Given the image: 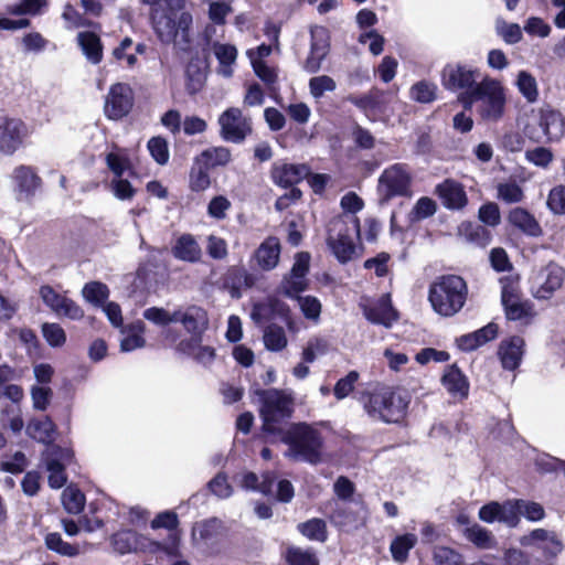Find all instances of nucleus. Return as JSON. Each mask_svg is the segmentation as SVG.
Instances as JSON below:
<instances>
[{"instance_id":"nucleus-1","label":"nucleus","mask_w":565,"mask_h":565,"mask_svg":"<svg viewBox=\"0 0 565 565\" xmlns=\"http://www.w3.org/2000/svg\"><path fill=\"white\" fill-rule=\"evenodd\" d=\"M277 435L288 447L284 454L286 458L310 465L323 461V438L313 426L307 423H291Z\"/></svg>"},{"instance_id":"nucleus-2","label":"nucleus","mask_w":565,"mask_h":565,"mask_svg":"<svg viewBox=\"0 0 565 565\" xmlns=\"http://www.w3.org/2000/svg\"><path fill=\"white\" fill-rule=\"evenodd\" d=\"M507 88L494 77L483 76L471 90L467 92L466 106L476 105V111L482 120L497 122L505 114Z\"/></svg>"},{"instance_id":"nucleus-3","label":"nucleus","mask_w":565,"mask_h":565,"mask_svg":"<svg viewBox=\"0 0 565 565\" xmlns=\"http://www.w3.org/2000/svg\"><path fill=\"white\" fill-rule=\"evenodd\" d=\"M153 31L163 44L186 51L191 44L193 15L184 6L175 7L151 19Z\"/></svg>"},{"instance_id":"nucleus-4","label":"nucleus","mask_w":565,"mask_h":565,"mask_svg":"<svg viewBox=\"0 0 565 565\" xmlns=\"http://www.w3.org/2000/svg\"><path fill=\"white\" fill-rule=\"evenodd\" d=\"M467 294V284L460 276L446 275L430 285L428 299L437 313L450 317L463 307Z\"/></svg>"},{"instance_id":"nucleus-5","label":"nucleus","mask_w":565,"mask_h":565,"mask_svg":"<svg viewBox=\"0 0 565 565\" xmlns=\"http://www.w3.org/2000/svg\"><path fill=\"white\" fill-rule=\"evenodd\" d=\"M260 407L259 415L263 420V430L269 435L281 433L280 422L289 418L294 412V398L290 394L276 388L258 390Z\"/></svg>"},{"instance_id":"nucleus-6","label":"nucleus","mask_w":565,"mask_h":565,"mask_svg":"<svg viewBox=\"0 0 565 565\" xmlns=\"http://www.w3.org/2000/svg\"><path fill=\"white\" fill-rule=\"evenodd\" d=\"M363 404L371 418L390 424L404 418L408 402L393 388L382 386L370 393Z\"/></svg>"},{"instance_id":"nucleus-7","label":"nucleus","mask_w":565,"mask_h":565,"mask_svg":"<svg viewBox=\"0 0 565 565\" xmlns=\"http://www.w3.org/2000/svg\"><path fill=\"white\" fill-rule=\"evenodd\" d=\"M351 232L360 236V222L356 217L352 220L351 226L342 217H335L329 224L327 243L341 263L352 259L355 254Z\"/></svg>"},{"instance_id":"nucleus-8","label":"nucleus","mask_w":565,"mask_h":565,"mask_svg":"<svg viewBox=\"0 0 565 565\" xmlns=\"http://www.w3.org/2000/svg\"><path fill=\"white\" fill-rule=\"evenodd\" d=\"M113 551L122 556L138 553H156L161 544L131 529H122L109 537Z\"/></svg>"},{"instance_id":"nucleus-9","label":"nucleus","mask_w":565,"mask_h":565,"mask_svg":"<svg viewBox=\"0 0 565 565\" xmlns=\"http://www.w3.org/2000/svg\"><path fill=\"white\" fill-rule=\"evenodd\" d=\"M412 177L407 167L395 163L386 168L379 178L377 191L388 201L394 196L407 195L411 189Z\"/></svg>"},{"instance_id":"nucleus-10","label":"nucleus","mask_w":565,"mask_h":565,"mask_svg":"<svg viewBox=\"0 0 565 565\" xmlns=\"http://www.w3.org/2000/svg\"><path fill=\"white\" fill-rule=\"evenodd\" d=\"M564 277V269L551 263L532 275L530 279V291L535 299H551L555 291L562 287Z\"/></svg>"},{"instance_id":"nucleus-11","label":"nucleus","mask_w":565,"mask_h":565,"mask_svg":"<svg viewBox=\"0 0 565 565\" xmlns=\"http://www.w3.org/2000/svg\"><path fill=\"white\" fill-rule=\"evenodd\" d=\"M220 135L228 142L239 143L250 132V119L245 117L239 108L231 107L218 117Z\"/></svg>"},{"instance_id":"nucleus-12","label":"nucleus","mask_w":565,"mask_h":565,"mask_svg":"<svg viewBox=\"0 0 565 565\" xmlns=\"http://www.w3.org/2000/svg\"><path fill=\"white\" fill-rule=\"evenodd\" d=\"M30 131L24 121L19 118L0 117V152L12 156L29 137Z\"/></svg>"},{"instance_id":"nucleus-13","label":"nucleus","mask_w":565,"mask_h":565,"mask_svg":"<svg viewBox=\"0 0 565 565\" xmlns=\"http://www.w3.org/2000/svg\"><path fill=\"white\" fill-rule=\"evenodd\" d=\"M134 100V92L128 84H113L105 99L104 113L107 118L119 120L130 113Z\"/></svg>"},{"instance_id":"nucleus-14","label":"nucleus","mask_w":565,"mask_h":565,"mask_svg":"<svg viewBox=\"0 0 565 565\" xmlns=\"http://www.w3.org/2000/svg\"><path fill=\"white\" fill-rule=\"evenodd\" d=\"M73 452L57 445L46 447L43 452V461L49 472V484L53 489L62 488L66 482L64 472L65 463L72 460Z\"/></svg>"},{"instance_id":"nucleus-15","label":"nucleus","mask_w":565,"mask_h":565,"mask_svg":"<svg viewBox=\"0 0 565 565\" xmlns=\"http://www.w3.org/2000/svg\"><path fill=\"white\" fill-rule=\"evenodd\" d=\"M478 515L486 523L498 521L510 527H515L520 522L519 499L507 500L502 503L491 501L480 508Z\"/></svg>"},{"instance_id":"nucleus-16","label":"nucleus","mask_w":565,"mask_h":565,"mask_svg":"<svg viewBox=\"0 0 565 565\" xmlns=\"http://www.w3.org/2000/svg\"><path fill=\"white\" fill-rule=\"evenodd\" d=\"M367 515L363 503H344L333 512L332 522L344 532H353L366 524Z\"/></svg>"},{"instance_id":"nucleus-17","label":"nucleus","mask_w":565,"mask_h":565,"mask_svg":"<svg viewBox=\"0 0 565 565\" xmlns=\"http://www.w3.org/2000/svg\"><path fill=\"white\" fill-rule=\"evenodd\" d=\"M311 44L308 57L303 63L306 72L315 74L321 68V64L329 52V33L323 26H312L310 29Z\"/></svg>"},{"instance_id":"nucleus-18","label":"nucleus","mask_w":565,"mask_h":565,"mask_svg":"<svg viewBox=\"0 0 565 565\" xmlns=\"http://www.w3.org/2000/svg\"><path fill=\"white\" fill-rule=\"evenodd\" d=\"M40 296L43 302L58 316H64L72 320H79L84 317V311L77 303L58 294L51 286H42L40 288Z\"/></svg>"},{"instance_id":"nucleus-19","label":"nucleus","mask_w":565,"mask_h":565,"mask_svg":"<svg viewBox=\"0 0 565 565\" xmlns=\"http://www.w3.org/2000/svg\"><path fill=\"white\" fill-rule=\"evenodd\" d=\"M479 77L480 72L478 68H472L461 64L447 65L443 71V83L445 87L452 90H471L478 83L477 79Z\"/></svg>"},{"instance_id":"nucleus-20","label":"nucleus","mask_w":565,"mask_h":565,"mask_svg":"<svg viewBox=\"0 0 565 565\" xmlns=\"http://www.w3.org/2000/svg\"><path fill=\"white\" fill-rule=\"evenodd\" d=\"M520 544L525 547L535 546L546 557H556L563 551V543L558 536L545 529H535L529 534L521 536Z\"/></svg>"},{"instance_id":"nucleus-21","label":"nucleus","mask_w":565,"mask_h":565,"mask_svg":"<svg viewBox=\"0 0 565 565\" xmlns=\"http://www.w3.org/2000/svg\"><path fill=\"white\" fill-rule=\"evenodd\" d=\"M13 188L19 200H28L35 194L41 186V178L30 166H18L11 174Z\"/></svg>"},{"instance_id":"nucleus-22","label":"nucleus","mask_w":565,"mask_h":565,"mask_svg":"<svg viewBox=\"0 0 565 565\" xmlns=\"http://www.w3.org/2000/svg\"><path fill=\"white\" fill-rule=\"evenodd\" d=\"M309 175L306 164H294L277 161L271 168V178L275 184L281 188L294 186Z\"/></svg>"},{"instance_id":"nucleus-23","label":"nucleus","mask_w":565,"mask_h":565,"mask_svg":"<svg viewBox=\"0 0 565 565\" xmlns=\"http://www.w3.org/2000/svg\"><path fill=\"white\" fill-rule=\"evenodd\" d=\"M309 263L310 255L308 253L300 252L296 255L290 274L285 278L284 282V288L288 296L297 295L306 289Z\"/></svg>"},{"instance_id":"nucleus-24","label":"nucleus","mask_w":565,"mask_h":565,"mask_svg":"<svg viewBox=\"0 0 565 565\" xmlns=\"http://www.w3.org/2000/svg\"><path fill=\"white\" fill-rule=\"evenodd\" d=\"M365 318L374 323L382 324L386 328L398 319L396 310L393 308L390 295H383L377 301L363 306Z\"/></svg>"},{"instance_id":"nucleus-25","label":"nucleus","mask_w":565,"mask_h":565,"mask_svg":"<svg viewBox=\"0 0 565 565\" xmlns=\"http://www.w3.org/2000/svg\"><path fill=\"white\" fill-rule=\"evenodd\" d=\"M281 253V245L277 237H267L255 250L253 259L258 268L264 271L273 270L277 267Z\"/></svg>"},{"instance_id":"nucleus-26","label":"nucleus","mask_w":565,"mask_h":565,"mask_svg":"<svg viewBox=\"0 0 565 565\" xmlns=\"http://www.w3.org/2000/svg\"><path fill=\"white\" fill-rule=\"evenodd\" d=\"M539 126L547 141H558L565 135V119L563 115L552 108H542L539 116Z\"/></svg>"},{"instance_id":"nucleus-27","label":"nucleus","mask_w":565,"mask_h":565,"mask_svg":"<svg viewBox=\"0 0 565 565\" xmlns=\"http://www.w3.org/2000/svg\"><path fill=\"white\" fill-rule=\"evenodd\" d=\"M524 353V340L513 335L500 343L498 355L503 369L514 371L521 364Z\"/></svg>"},{"instance_id":"nucleus-28","label":"nucleus","mask_w":565,"mask_h":565,"mask_svg":"<svg viewBox=\"0 0 565 565\" xmlns=\"http://www.w3.org/2000/svg\"><path fill=\"white\" fill-rule=\"evenodd\" d=\"M174 322L183 324L191 334H201L207 327L209 320L204 309L198 306H190L184 310L174 311Z\"/></svg>"},{"instance_id":"nucleus-29","label":"nucleus","mask_w":565,"mask_h":565,"mask_svg":"<svg viewBox=\"0 0 565 565\" xmlns=\"http://www.w3.org/2000/svg\"><path fill=\"white\" fill-rule=\"evenodd\" d=\"M436 193L440 198L445 207L449 210H461L468 203L467 194L456 181L446 180L436 186Z\"/></svg>"},{"instance_id":"nucleus-30","label":"nucleus","mask_w":565,"mask_h":565,"mask_svg":"<svg viewBox=\"0 0 565 565\" xmlns=\"http://www.w3.org/2000/svg\"><path fill=\"white\" fill-rule=\"evenodd\" d=\"M348 100L360 108L371 120H375L384 111L385 95L376 89L362 96L351 95Z\"/></svg>"},{"instance_id":"nucleus-31","label":"nucleus","mask_w":565,"mask_h":565,"mask_svg":"<svg viewBox=\"0 0 565 565\" xmlns=\"http://www.w3.org/2000/svg\"><path fill=\"white\" fill-rule=\"evenodd\" d=\"M499 328L494 322H490L479 330L463 334L457 339V345L462 351H473L498 335Z\"/></svg>"},{"instance_id":"nucleus-32","label":"nucleus","mask_w":565,"mask_h":565,"mask_svg":"<svg viewBox=\"0 0 565 565\" xmlns=\"http://www.w3.org/2000/svg\"><path fill=\"white\" fill-rule=\"evenodd\" d=\"M441 383L455 399H465L469 394V382L456 365L446 369Z\"/></svg>"},{"instance_id":"nucleus-33","label":"nucleus","mask_w":565,"mask_h":565,"mask_svg":"<svg viewBox=\"0 0 565 565\" xmlns=\"http://www.w3.org/2000/svg\"><path fill=\"white\" fill-rule=\"evenodd\" d=\"M508 221L525 235L537 237L542 234V227L536 218L523 207H514L508 215Z\"/></svg>"},{"instance_id":"nucleus-34","label":"nucleus","mask_w":565,"mask_h":565,"mask_svg":"<svg viewBox=\"0 0 565 565\" xmlns=\"http://www.w3.org/2000/svg\"><path fill=\"white\" fill-rule=\"evenodd\" d=\"M55 424L47 417L33 418L26 425V434L32 439L46 444L47 447L52 445L55 437Z\"/></svg>"},{"instance_id":"nucleus-35","label":"nucleus","mask_w":565,"mask_h":565,"mask_svg":"<svg viewBox=\"0 0 565 565\" xmlns=\"http://www.w3.org/2000/svg\"><path fill=\"white\" fill-rule=\"evenodd\" d=\"M172 254L177 259L196 263L201 259L202 250L191 234H183L177 239L172 247Z\"/></svg>"},{"instance_id":"nucleus-36","label":"nucleus","mask_w":565,"mask_h":565,"mask_svg":"<svg viewBox=\"0 0 565 565\" xmlns=\"http://www.w3.org/2000/svg\"><path fill=\"white\" fill-rule=\"evenodd\" d=\"M77 43L89 63L97 65L102 62L103 44L97 34L89 31L79 32Z\"/></svg>"},{"instance_id":"nucleus-37","label":"nucleus","mask_w":565,"mask_h":565,"mask_svg":"<svg viewBox=\"0 0 565 565\" xmlns=\"http://www.w3.org/2000/svg\"><path fill=\"white\" fill-rule=\"evenodd\" d=\"M213 53L218 61V74L228 78L233 75V65L237 58V50L232 44L215 42L212 45Z\"/></svg>"},{"instance_id":"nucleus-38","label":"nucleus","mask_w":565,"mask_h":565,"mask_svg":"<svg viewBox=\"0 0 565 565\" xmlns=\"http://www.w3.org/2000/svg\"><path fill=\"white\" fill-rule=\"evenodd\" d=\"M146 326L142 321H136L121 330L120 349L124 352H131L146 345L143 338Z\"/></svg>"},{"instance_id":"nucleus-39","label":"nucleus","mask_w":565,"mask_h":565,"mask_svg":"<svg viewBox=\"0 0 565 565\" xmlns=\"http://www.w3.org/2000/svg\"><path fill=\"white\" fill-rule=\"evenodd\" d=\"M459 235L477 246L486 247L490 244L492 235L489 230L479 224L470 222L461 223L458 227Z\"/></svg>"},{"instance_id":"nucleus-40","label":"nucleus","mask_w":565,"mask_h":565,"mask_svg":"<svg viewBox=\"0 0 565 565\" xmlns=\"http://www.w3.org/2000/svg\"><path fill=\"white\" fill-rule=\"evenodd\" d=\"M239 486L246 490L258 491L265 495L271 493L274 477L270 473H264L262 481L254 472H244L239 479Z\"/></svg>"},{"instance_id":"nucleus-41","label":"nucleus","mask_w":565,"mask_h":565,"mask_svg":"<svg viewBox=\"0 0 565 565\" xmlns=\"http://www.w3.org/2000/svg\"><path fill=\"white\" fill-rule=\"evenodd\" d=\"M515 86L527 103L533 104L539 99L536 78L527 71L523 70L516 74Z\"/></svg>"},{"instance_id":"nucleus-42","label":"nucleus","mask_w":565,"mask_h":565,"mask_svg":"<svg viewBox=\"0 0 565 565\" xmlns=\"http://www.w3.org/2000/svg\"><path fill=\"white\" fill-rule=\"evenodd\" d=\"M463 535L469 542L481 550L492 548L495 545L493 534L477 523L466 527Z\"/></svg>"},{"instance_id":"nucleus-43","label":"nucleus","mask_w":565,"mask_h":565,"mask_svg":"<svg viewBox=\"0 0 565 565\" xmlns=\"http://www.w3.org/2000/svg\"><path fill=\"white\" fill-rule=\"evenodd\" d=\"M45 545L49 550L67 557H75L81 554L78 545L63 541L60 533H49L45 536Z\"/></svg>"},{"instance_id":"nucleus-44","label":"nucleus","mask_w":565,"mask_h":565,"mask_svg":"<svg viewBox=\"0 0 565 565\" xmlns=\"http://www.w3.org/2000/svg\"><path fill=\"white\" fill-rule=\"evenodd\" d=\"M62 503L68 513L78 514L84 509L85 495L78 488L68 486L62 492Z\"/></svg>"},{"instance_id":"nucleus-45","label":"nucleus","mask_w":565,"mask_h":565,"mask_svg":"<svg viewBox=\"0 0 565 565\" xmlns=\"http://www.w3.org/2000/svg\"><path fill=\"white\" fill-rule=\"evenodd\" d=\"M264 344L267 350L278 352L287 347V337L285 330L277 326L270 324L264 331Z\"/></svg>"},{"instance_id":"nucleus-46","label":"nucleus","mask_w":565,"mask_h":565,"mask_svg":"<svg viewBox=\"0 0 565 565\" xmlns=\"http://www.w3.org/2000/svg\"><path fill=\"white\" fill-rule=\"evenodd\" d=\"M509 320H523L533 316V306L529 300L520 298L502 303Z\"/></svg>"},{"instance_id":"nucleus-47","label":"nucleus","mask_w":565,"mask_h":565,"mask_svg":"<svg viewBox=\"0 0 565 565\" xmlns=\"http://www.w3.org/2000/svg\"><path fill=\"white\" fill-rule=\"evenodd\" d=\"M416 542L417 537L415 534L407 533L397 536L393 540L390 547L393 558L396 562H404L408 556V552L415 546Z\"/></svg>"},{"instance_id":"nucleus-48","label":"nucleus","mask_w":565,"mask_h":565,"mask_svg":"<svg viewBox=\"0 0 565 565\" xmlns=\"http://www.w3.org/2000/svg\"><path fill=\"white\" fill-rule=\"evenodd\" d=\"M299 532L305 535L307 539L317 542L327 541V525L326 522L321 519H311L307 522L300 523L298 525Z\"/></svg>"},{"instance_id":"nucleus-49","label":"nucleus","mask_w":565,"mask_h":565,"mask_svg":"<svg viewBox=\"0 0 565 565\" xmlns=\"http://www.w3.org/2000/svg\"><path fill=\"white\" fill-rule=\"evenodd\" d=\"M82 295L88 302L103 306L109 296V289L103 282L92 281L84 286Z\"/></svg>"},{"instance_id":"nucleus-50","label":"nucleus","mask_w":565,"mask_h":565,"mask_svg":"<svg viewBox=\"0 0 565 565\" xmlns=\"http://www.w3.org/2000/svg\"><path fill=\"white\" fill-rule=\"evenodd\" d=\"M309 92L311 96L318 100L326 93L334 92L337 88L335 81L328 75H319L311 77L308 83Z\"/></svg>"},{"instance_id":"nucleus-51","label":"nucleus","mask_w":565,"mask_h":565,"mask_svg":"<svg viewBox=\"0 0 565 565\" xmlns=\"http://www.w3.org/2000/svg\"><path fill=\"white\" fill-rule=\"evenodd\" d=\"M201 159L206 168L225 166L231 161V151L225 147H213L201 153Z\"/></svg>"},{"instance_id":"nucleus-52","label":"nucleus","mask_w":565,"mask_h":565,"mask_svg":"<svg viewBox=\"0 0 565 565\" xmlns=\"http://www.w3.org/2000/svg\"><path fill=\"white\" fill-rule=\"evenodd\" d=\"M328 349L329 343L324 338L312 337L302 350V361L306 363H312L319 355L326 354Z\"/></svg>"},{"instance_id":"nucleus-53","label":"nucleus","mask_w":565,"mask_h":565,"mask_svg":"<svg viewBox=\"0 0 565 565\" xmlns=\"http://www.w3.org/2000/svg\"><path fill=\"white\" fill-rule=\"evenodd\" d=\"M113 57L129 68L135 67L138 58L132 52V40L130 38L122 39L119 45L113 50Z\"/></svg>"},{"instance_id":"nucleus-54","label":"nucleus","mask_w":565,"mask_h":565,"mask_svg":"<svg viewBox=\"0 0 565 565\" xmlns=\"http://www.w3.org/2000/svg\"><path fill=\"white\" fill-rule=\"evenodd\" d=\"M437 86L434 83L420 81L411 88L412 99L418 103H431L436 99Z\"/></svg>"},{"instance_id":"nucleus-55","label":"nucleus","mask_w":565,"mask_h":565,"mask_svg":"<svg viewBox=\"0 0 565 565\" xmlns=\"http://www.w3.org/2000/svg\"><path fill=\"white\" fill-rule=\"evenodd\" d=\"M286 559L289 565H319V561L311 550L300 547H289Z\"/></svg>"},{"instance_id":"nucleus-56","label":"nucleus","mask_w":565,"mask_h":565,"mask_svg":"<svg viewBox=\"0 0 565 565\" xmlns=\"http://www.w3.org/2000/svg\"><path fill=\"white\" fill-rule=\"evenodd\" d=\"M147 148L158 164H166L169 161L170 153L168 142L164 138L158 136L152 137L147 145Z\"/></svg>"},{"instance_id":"nucleus-57","label":"nucleus","mask_w":565,"mask_h":565,"mask_svg":"<svg viewBox=\"0 0 565 565\" xmlns=\"http://www.w3.org/2000/svg\"><path fill=\"white\" fill-rule=\"evenodd\" d=\"M433 558L436 565H463L462 555L446 546H436Z\"/></svg>"},{"instance_id":"nucleus-58","label":"nucleus","mask_w":565,"mask_h":565,"mask_svg":"<svg viewBox=\"0 0 565 565\" xmlns=\"http://www.w3.org/2000/svg\"><path fill=\"white\" fill-rule=\"evenodd\" d=\"M498 199L505 203H519L523 200V190L515 182H502L497 186Z\"/></svg>"},{"instance_id":"nucleus-59","label":"nucleus","mask_w":565,"mask_h":565,"mask_svg":"<svg viewBox=\"0 0 565 565\" xmlns=\"http://www.w3.org/2000/svg\"><path fill=\"white\" fill-rule=\"evenodd\" d=\"M495 29L498 34L508 44H515L522 40V30L516 23H508L503 20H498Z\"/></svg>"},{"instance_id":"nucleus-60","label":"nucleus","mask_w":565,"mask_h":565,"mask_svg":"<svg viewBox=\"0 0 565 565\" xmlns=\"http://www.w3.org/2000/svg\"><path fill=\"white\" fill-rule=\"evenodd\" d=\"M520 515L530 522H539L545 518V510L542 504L534 501L519 499Z\"/></svg>"},{"instance_id":"nucleus-61","label":"nucleus","mask_w":565,"mask_h":565,"mask_svg":"<svg viewBox=\"0 0 565 565\" xmlns=\"http://www.w3.org/2000/svg\"><path fill=\"white\" fill-rule=\"evenodd\" d=\"M501 301L509 302L512 299L520 298L519 278L514 275H508L500 278Z\"/></svg>"},{"instance_id":"nucleus-62","label":"nucleus","mask_w":565,"mask_h":565,"mask_svg":"<svg viewBox=\"0 0 565 565\" xmlns=\"http://www.w3.org/2000/svg\"><path fill=\"white\" fill-rule=\"evenodd\" d=\"M525 159L532 164L546 169L554 159L553 152L545 147H536L525 151Z\"/></svg>"},{"instance_id":"nucleus-63","label":"nucleus","mask_w":565,"mask_h":565,"mask_svg":"<svg viewBox=\"0 0 565 565\" xmlns=\"http://www.w3.org/2000/svg\"><path fill=\"white\" fill-rule=\"evenodd\" d=\"M478 218L487 226L495 227L501 222V214L497 203L488 202L480 206Z\"/></svg>"},{"instance_id":"nucleus-64","label":"nucleus","mask_w":565,"mask_h":565,"mask_svg":"<svg viewBox=\"0 0 565 565\" xmlns=\"http://www.w3.org/2000/svg\"><path fill=\"white\" fill-rule=\"evenodd\" d=\"M546 204L554 214H565V185L554 186L548 193Z\"/></svg>"}]
</instances>
